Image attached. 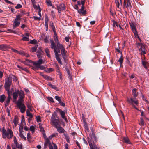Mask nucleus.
<instances>
[{
	"label": "nucleus",
	"instance_id": "f257e3e1",
	"mask_svg": "<svg viewBox=\"0 0 149 149\" xmlns=\"http://www.w3.org/2000/svg\"><path fill=\"white\" fill-rule=\"evenodd\" d=\"M50 42L51 43V47L52 49H54L56 58L59 63L61 65H62V62L59 58L60 54H58L59 53H60V50L59 49H58L57 47H54L55 45V43L52 39H51Z\"/></svg>",
	"mask_w": 149,
	"mask_h": 149
},
{
	"label": "nucleus",
	"instance_id": "f03ea898",
	"mask_svg": "<svg viewBox=\"0 0 149 149\" xmlns=\"http://www.w3.org/2000/svg\"><path fill=\"white\" fill-rule=\"evenodd\" d=\"M57 114L56 112H54L52 114L50 119L51 125L55 127H57V126H59L60 124L59 120L58 118L56 119V117Z\"/></svg>",
	"mask_w": 149,
	"mask_h": 149
},
{
	"label": "nucleus",
	"instance_id": "7ed1b4c3",
	"mask_svg": "<svg viewBox=\"0 0 149 149\" xmlns=\"http://www.w3.org/2000/svg\"><path fill=\"white\" fill-rule=\"evenodd\" d=\"M2 136L4 139L6 137L8 139L12 138L13 136V132L11 129L8 128L6 131L5 127H3L2 128Z\"/></svg>",
	"mask_w": 149,
	"mask_h": 149
},
{
	"label": "nucleus",
	"instance_id": "20e7f679",
	"mask_svg": "<svg viewBox=\"0 0 149 149\" xmlns=\"http://www.w3.org/2000/svg\"><path fill=\"white\" fill-rule=\"evenodd\" d=\"M127 101L128 102L131 104L135 109L136 110L139 111V109H138L136 107L135 105H138L139 104V102L138 100L136 98L131 97V98H127Z\"/></svg>",
	"mask_w": 149,
	"mask_h": 149
},
{
	"label": "nucleus",
	"instance_id": "39448f33",
	"mask_svg": "<svg viewBox=\"0 0 149 149\" xmlns=\"http://www.w3.org/2000/svg\"><path fill=\"white\" fill-rule=\"evenodd\" d=\"M22 15H19L17 16L15 19L13 26V29H15L16 27L19 26L20 24V22L19 21L21 20Z\"/></svg>",
	"mask_w": 149,
	"mask_h": 149
},
{
	"label": "nucleus",
	"instance_id": "423d86ee",
	"mask_svg": "<svg viewBox=\"0 0 149 149\" xmlns=\"http://www.w3.org/2000/svg\"><path fill=\"white\" fill-rule=\"evenodd\" d=\"M24 102H17V104L21 113H24L26 111V107L23 103Z\"/></svg>",
	"mask_w": 149,
	"mask_h": 149
},
{
	"label": "nucleus",
	"instance_id": "0eeeda50",
	"mask_svg": "<svg viewBox=\"0 0 149 149\" xmlns=\"http://www.w3.org/2000/svg\"><path fill=\"white\" fill-rule=\"evenodd\" d=\"M12 82L8 78L5 80L4 87L5 90L7 91V93L11 92L10 91V88Z\"/></svg>",
	"mask_w": 149,
	"mask_h": 149
},
{
	"label": "nucleus",
	"instance_id": "6e6552de",
	"mask_svg": "<svg viewBox=\"0 0 149 149\" xmlns=\"http://www.w3.org/2000/svg\"><path fill=\"white\" fill-rule=\"evenodd\" d=\"M15 147L12 145V149H17V148L18 149H23L22 145V143L19 144L18 142L15 143ZM7 149H11V147L9 145H7Z\"/></svg>",
	"mask_w": 149,
	"mask_h": 149
},
{
	"label": "nucleus",
	"instance_id": "1a4fd4ad",
	"mask_svg": "<svg viewBox=\"0 0 149 149\" xmlns=\"http://www.w3.org/2000/svg\"><path fill=\"white\" fill-rule=\"evenodd\" d=\"M18 95L19 96V99L18 100L17 102H24V92L22 90L20 91L19 90Z\"/></svg>",
	"mask_w": 149,
	"mask_h": 149
},
{
	"label": "nucleus",
	"instance_id": "9d476101",
	"mask_svg": "<svg viewBox=\"0 0 149 149\" xmlns=\"http://www.w3.org/2000/svg\"><path fill=\"white\" fill-rule=\"evenodd\" d=\"M131 0H124L123 6L124 7H125L128 9L129 8L130 9L132 7V1Z\"/></svg>",
	"mask_w": 149,
	"mask_h": 149
},
{
	"label": "nucleus",
	"instance_id": "9b49d317",
	"mask_svg": "<svg viewBox=\"0 0 149 149\" xmlns=\"http://www.w3.org/2000/svg\"><path fill=\"white\" fill-rule=\"evenodd\" d=\"M61 46L58 47V49L61 51V53L62 55L63 58H64V57H66V53L67 51L65 50V48L63 45H60Z\"/></svg>",
	"mask_w": 149,
	"mask_h": 149
},
{
	"label": "nucleus",
	"instance_id": "f8f14e48",
	"mask_svg": "<svg viewBox=\"0 0 149 149\" xmlns=\"http://www.w3.org/2000/svg\"><path fill=\"white\" fill-rule=\"evenodd\" d=\"M57 109L61 117L66 122H67V118L65 117V112L59 108H57Z\"/></svg>",
	"mask_w": 149,
	"mask_h": 149
},
{
	"label": "nucleus",
	"instance_id": "ddd939ff",
	"mask_svg": "<svg viewBox=\"0 0 149 149\" xmlns=\"http://www.w3.org/2000/svg\"><path fill=\"white\" fill-rule=\"evenodd\" d=\"M57 10L59 13H61V12L65 10V4L62 3L57 6Z\"/></svg>",
	"mask_w": 149,
	"mask_h": 149
},
{
	"label": "nucleus",
	"instance_id": "4468645a",
	"mask_svg": "<svg viewBox=\"0 0 149 149\" xmlns=\"http://www.w3.org/2000/svg\"><path fill=\"white\" fill-rule=\"evenodd\" d=\"M54 33V41H55V42L56 43V44H55V47H57L58 48V47H59V46H60V45H62V44H61L59 42L58 40V37L57 36V35L56 33V32L55 34V33Z\"/></svg>",
	"mask_w": 149,
	"mask_h": 149
},
{
	"label": "nucleus",
	"instance_id": "2eb2a0df",
	"mask_svg": "<svg viewBox=\"0 0 149 149\" xmlns=\"http://www.w3.org/2000/svg\"><path fill=\"white\" fill-rule=\"evenodd\" d=\"M23 129V126L22 125H20L19 129V136L21 138L24 139L26 140V137L24 136L22 134Z\"/></svg>",
	"mask_w": 149,
	"mask_h": 149
},
{
	"label": "nucleus",
	"instance_id": "dca6fc26",
	"mask_svg": "<svg viewBox=\"0 0 149 149\" xmlns=\"http://www.w3.org/2000/svg\"><path fill=\"white\" fill-rule=\"evenodd\" d=\"M88 143L90 149H99L97 147L96 145L94 144V142H93L92 143L91 141H89Z\"/></svg>",
	"mask_w": 149,
	"mask_h": 149
},
{
	"label": "nucleus",
	"instance_id": "f3484780",
	"mask_svg": "<svg viewBox=\"0 0 149 149\" xmlns=\"http://www.w3.org/2000/svg\"><path fill=\"white\" fill-rule=\"evenodd\" d=\"M8 93V97L5 103V105L6 106H8L9 105V103L11 99V92L7 93Z\"/></svg>",
	"mask_w": 149,
	"mask_h": 149
},
{
	"label": "nucleus",
	"instance_id": "a211bd4d",
	"mask_svg": "<svg viewBox=\"0 0 149 149\" xmlns=\"http://www.w3.org/2000/svg\"><path fill=\"white\" fill-rule=\"evenodd\" d=\"M57 129V131L60 133H64L65 131L64 129L60 125L59 126H58L57 127H55Z\"/></svg>",
	"mask_w": 149,
	"mask_h": 149
},
{
	"label": "nucleus",
	"instance_id": "6ab92c4d",
	"mask_svg": "<svg viewBox=\"0 0 149 149\" xmlns=\"http://www.w3.org/2000/svg\"><path fill=\"white\" fill-rule=\"evenodd\" d=\"M84 6H82L81 8L79 10H78V13L80 14H82L83 15H85L86 14V10H84Z\"/></svg>",
	"mask_w": 149,
	"mask_h": 149
},
{
	"label": "nucleus",
	"instance_id": "aec40b11",
	"mask_svg": "<svg viewBox=\"0 0 149 149\" xmlns=\"http://www.w3.org/2000/svg\"><path fill=\"white\" fill-rule=\"evenodd\" d=\"M9 48L8 46L5 44H2L0 45V50L5 51Z\"/></svg>",
	"mask_w": 149,
	"mask_h": 149
},
{
	"label": "nucleus",
	"instance_id": "412c9836",
	"mask_svg": "<svg viewBox=\"0 0 149 149\" xmlns=\"http://www.w3.org/2000/svg\"><path fill=\"white\" fill-rule=\"evenodd\" d=\"M19 93V90H17L14 92L13 94V98L14 100H16L18 97Z\"/></svg>",
	"mask_w": 149,
	"mask_h": 149
},
{
	"label": "nucleus",
	"instance_id": "4be33fe9",
	"mask_svg": "<svg viewBox=\"0 0 149 149\" xmlns=\"http://www.w3.org/2000/svg\"><path fill=\"white\" fill-rule=\"evenodd\" d=\"M8 78L11 81L12 79H13V81H16L17 80V78L15 75L12 74L10 75Z\"/></svg>",
	"mask_w": 149,
	"mask_h": 149
},
{
	"label": "nucleus",
	"instance_id": "5701e85b",
	"mask_svg": "<svg viewBox=\"0 0 149 149\" xmlns=\"http://www.w3.org/2000/svg\"><path fill=\"white\" fill-rule=\"evenodd\" d=\"M132 93L134 97L136 98V97L138 95L137 90L136 88H134L132 90Z\"/></svg>",
	"mask_w": 149,
	"mask_h": 149
},
{
	"label": "nucleus",
	"instance_id": "b1692460",
	"mask_svg": "<svg viewBox=\"0 0 149 149\" xmlns=\"http://www.w3.org/2000/svg\"><path fill=\"white\" fill-rule=\"evenodd\" d=\"M36 65H38V66L40 65L43 63V60L42 59H39V60L37 62H33Z\"/></svg>",
	"mask_w": 149,
	"mask_h": 149
},
{
	"label": "nucleus",
	"instance_id": "393cba45",
	"mask_svg": "<svg viewBox=\"0 0 149 149\" xmlns=\"http://www.w3.org/2000/svg\"><path fill=\"white\" fill-rule=\"evenodd\" d=\"M142 65L144 66L145 68L146 69L148 68V63L147 61H142Z\"/></svg>",
	"mask_w": 149,
	"mask_h": 149
},
{
	"label": "nucleus",
	"instance_id": "a878e982",
	"mask_svg": "<svg viewBox=\"0 0 149 149\" xmlns=\"http://www.w3.org/2000/svg\"><path fill=\"white\" fill-rule=\"evenodd\" d=\"M18 118L17 116H15L13 119V122L15 126H16L18 124Z\"/></svg>",
	"mask_w": 149,
	"mask_h": 149
},
{
	"label": "nucleus",
	"instance_id": "bb28decb",
	"mask_svg": "<svg viewBox=\"0 0 149 149\" xmlns=\"http://www.w3.org/2000/svg\"><path fill=\"white\" fill-rule=\"evenodd\" d=\"M37 53H38L37 54V57L39 58H42L43 55V52L41 50H40Z\"/></svg>",
	"mask_w": 149,
	"mask_h": 149
},
{
	"label": "nucleus",
	"instance_id": "cd10ccee",
	"mask_svg": "<svg viewBox=\"0 0 149 149\" xmlns=\"http://www.w3.org/2000/svg\"><path fill=\"white\" fill-rule=\"evenodd\" d=\"M32 4L33 5L34 8L37 10L38 8V7L36 5V2L35 0H31Z\"/></svg>",
	"mask_w": 149,
	"mask_h": 149
},
{
	"label": "nucleus",
	"instance_id": "c85d7f7f",
	"mask_svg": "<svg viewBox=\"0 0 149 149\" xmlns=\"http://www.w3.org/2000/svg\"><path fill=\"white\" fill-rule=\"evenodd\" d=\"M33 66H32V68L34 70L36 71L38 70V66L36 65V64L34 63L33 62Z\"/></svg>",
	"mask_w": 149,
	"mask_h": 149
},
{
	"label": "nucleus",
	"instance_id": "c756f323",
	"mask_svg": "<svg viewBox=\"0 0 149 149\" xmlns=\"http://www.w3.org/2000/svg\"><path fill=\"white\" fill-rule=\"evenodd\" d=\"M43 77L47 80H52V78L49 76L47 75H42Z\"/></svg>",
	"mask_w": 149,
	"mask_h": 149
},
{
	"label": "nucleus",
	"instance_id": "7c9ffc66",
	"mask_svg": "<svg viewBox=\"0 0 149 149\" xmlns=\"http://www.w3.org/2000/svg\"><path fill=\"white\" fill-rule=\"evenodd\" d=\"M129 24L131 28L132 31V30L136 29V27L135 26L134 23V22H129Z\"/></svg>",
	"mask_w": 149,
	"mask_h": 149
},
{
	"label": "nucleus",
	"instance_id": "2f4dec72",
	"mask_svg": "<svg viewBox=\"0 0 149 149\" xmlns=\"http://www.w3.org/2000/svg\"><path fill=\"white\" fill-rule=\"evenodd\" d=\"M6 98L5 96L4 95H3L0 96V102H3L5 100Z\"/></svg>",
	"mask_w": 149,
	"mask_h": 149
},
{
	"label": "nucleus",
	"instance_id": "473e14b6",
	"mask_svg": "<svg viewBox=\"0 0 149 149\" xmlns=\"http://www.w3.org/2000/svg\"><path fill=\"white\" fill-rule=\"evenodd\" d=\"M124 141L127 144H130L131 143L130 142L129 138L127 137H124L123 138Z\"/></svg>",
	"mask_w": 149,
	"mask_h": 149
},
{
	"label": "nucleus",
	"instance_id": "72a5a7b5",
	"mask_svg": "<svg viewBox=\"0 0 149 149\" xmlns=\"http://www.w3.org/2000/svg\"><path fill=\"white\" fill-rule=\"evenodd\" d=\"M50 27H51L52 29V30H53V31L54 32V33H55V34L56 32V31L55 28L54 26L53 23L50 22Z\"/></svg>",
	"mask_w": 149,
	"mask_h": 149
},
{
	"label": "nucleus",
	"instance_id": "f704fd0d",
	"mask_svg": "<svg viewBox=\"0 0 149 149\" xmlns=\"http://www.w3.org/2000/svg\"><path fill=\"white\" fill-rule=\"evenodd\" d=\"M45 53L46 54L47 56L49 58H50L51 57L50 54H49L50 52L49 51L48 49L47 48H46L45 49Z\"/></svg>",
	"mask_w": 149,
	"mask_h": 149
},
{
	"label": "nucleus",
	"instance_id": "c9c22d12",
	"mask_svg": "<svg viewBox=\"0 0 149 149\" xmlns=\"http://www.w3.org/2000/svg\"><path fill=\"white\" fill-rule=\"evenodd\" d=\"M26 114L27 116H28L30 118H32L33 117V115L27 109L26 111Z\"/></svg>",
	"mask_w": 149,
	"mask_h": 149
},
{
	"label": "nucleus",
	"instance_id": "e433bc0d",
	"mask_svg": "<svg viewBox=\"0 0 149 149\" xmlns=\"http://www.w3.org/2000/svg\"><path fill=\"white\" fill-rule=\"evenodd\" d=\"M48 84L50 87L55 90H57L58 89L57 88L55 85L52 84L50 83H49Z\"/></svg>",
	"mask_w": 149,
	"mask_h": 149
},
{
	"label": "nucleus",
	"instance_id": "4c0bfd02",
	"mask_svg": "<svg viewBox=\"0 0 149 149\" xmlns=\"http://www.w3.org/2000/svg\"><path fill=\"white\" fill-rule=\"evenodd\" d=\"M139 124L141 126H143L144 125V121L142 118H141Z\"/></svg>",
	"mask_w": 149,
	"mask_h": 149
},
{
	"label": "nucleus",
	"instance_id": "58836bf2",
	"mask_svg": "<svg viewBox=\"0 0 149 149\" xmlns=\"http://www.w3.org/2000/svg\"><path fill=\"white\" fill-rule=\"evenodd\" d=\"M38 45H36L34 47L32 48V52H35L38 47Z\"/></svg>",
	"mask_w": 149,
	"mask_h": 149
},
{
	"label": "nucleus",
	"instance_id": "ea45409f",
	"mask_svg": "<svg viewBox=\"0 0 149 149\" xmlns=\"http://www.w3.org/2000/svg\"><path fill=\"white\" fill-rule=\"evenodd\" d=\"M39 127L40 130L42 132H44L45 130L44 128L42 126V125L40 123L39 124Z\"/></svg>",
	"mask_w": 149,
	"mask_h": 149
},
{
	"label": "nucleus",
	"instance_id": "a19ab883",
	"mask_svg": "<svg viewBox=\"0 0 149 149\" xmlns=\"http://www.w3.org/2000/svg\"><path fill=\"white\" fill-rule=\"evenodd\" d=\"M46 2L48 5V6H52V3L51 1L50 0H47L46 1Z\"/></svg>",
	"mask_w": 149,
	"mask_h": 149
},
{
	"label": "nucleus",
	"instance_id": "79ce46f5",
	"mask_svg": "<svg viewBox=\"0 0 149 149\" xmlns=\"http://www.w3.org/2000/svg\"><path fill=\"white\" fill-rule=\"evenodd\" d=\"M30 129L32 132V133H33L35 131V127L33 125L31 126L30 127Z\"/></svg>",
	"mask_w": 149,
	"mask_h": 149
},
{
	"label": "nucleus",
	"instance_id": "37998d69",
	"mask_svg": "<svg viewBox=\"0 0 149 149\" xmlns=\"http://www.w3.org/2000/svg\"><path fill=\"white\" fill-rule=\"evenodd\" d=\"M45 24H48V22L49 21V19L47 15H46L45 16Z\"/></svg>",
	"mask_w": 149,
	"mask_h": 149
},
{
	"label": "nucleus",
	"instance_id": "c03bdc74",
	"mask_svg": "<svg viewBox=\"0 0 149 149\" xmlns=\"http://www.w3.org/2000/svg\"><path fill=\"white\" fill-rule=\"evenodd\" d=\"M38 9H39V11L38 12V15L40 16L39 17H40V18H41V10L40 7V6L39 5H38Z\"/></svg>",
	"mask_w": 149,
	"mask_h": 149
},
{
	"label": "nucleus",
	"instance_id": "a18cd8bd",
	"mask_svg": "<svg viewBox=\"0 0 149 149\" xmlns=\"http://www.w3.org/2000/svg\"><path fill=\"white\" fill-rule=\"evenodd\" d=\"M132 31L134 33V34L136 37L137 36H138L137 32L136 30V29H134V30H132Z\"/></svg>",
	"mask_w": 149,
	"mask_h": 149
},
{
	"label": "nucleus",
	"instance_id": "49530a36",
	"mask_svg": "<svg viewBox=\"0 0 149 149\" xmlns=\"http://www.w3.org/2000/svg\"><path fill=\"white\" fill-rule=\"evenodd\" d=\"M118 25L119 24L118 23L115 21H113V27H115L116 26H117V27H118Z\"/></svg>",
	"mask_w": 149,
	"mask_h": 149
},
{
	"label": "nucleus",
	"instance_id": "de8ad7c7",
	"mask_svg": "<svg viewBox=\"0 0 149 149\" xmlns=\"http://www.w3.org/2000/svg\"><path fill=\"white\" fill-rule=\"evenodd\" d=\"M21 40L24 41H28L29 40V39L28 37H23Z\"/></svg>",
	"mask_w": 149,
	"mask_h": 149
},
{
	"label": "nucleus",
	"instance_id": "09e8293b",
	"mask_svg": "<svg viewBox=\"0 0 149 149\" xmlns=\"http://www.w3.org/2000/svg\"><path fill=\"white\" fill-rule=\"evenodd\" d=\"M123 61V59L122 56H121L120 58L119 59V60L118 61V62H119V63L120 64V66L121 65Z\"/></svg>",
	"mask_w": 149,
	"mask_h": 149
},
{
	"label": "nucleus",
	"instance_id": "8fccbe9b",
	"mask_svg": "<svg viewBox=\"0 0 149 149\" xmlns=\"http://www.w3.org/2000/svg\"><path fill=\"white\" fill-rule=\"evenodd\" d=\"M18 54H20L22 56H24L25 54L23 51H19Z\"/></svg>",
	"mask_w": 149,
	"mask_h": 149
},
{
	"label": "nucleus",
	"instance_id": "3c124183",
	"mask_svg": "<svg viewBox=\"0 0 149 149\" xmlns=\"http://www.w3.org/2000/svg\"><path fill=\"white\" fill-rule=\"evenodd\" d=\"M116 6L118 8L119 7L120 3L118 0H115Z\"/></svg>",
	"mask_w": 149,
	"mask_h": 149
},
{
	"label": "nucleus",
	"instance_id": "603ef678",
	"mask_svg": "<svg viewBox=\"0 0 149 149\" xmlns=\"http://www.w3.org/2000/svg\"><path fill=\"white\" fill-rule=\"evenodd\" d=\"M65 139H66V140L67 141V142L68 143H70V140H69V137L68 136H67L66 135H65Z\"/></svg>",
	"mask_w": 149,
	"mask_h": 149
},
{
	"label": "nucleus",
	"instance_id": "864d4df0",
	"mask_svg": "<svg viewBox=\"0 0 149 149\" xmlns=\"http://www.w3.org/2000/svg\"><path fill=\"white\" fill-rule=\"evenodd\" d=\"M37 42V41L35 39H33L30 41V43L31 44H35Z\"/></svg>",
	"mask_w": 149,
	"mask_h": 149
},
{
	"label": "nucleus",
	"instance_id": "5fc2aeb1",
	"mask_svg": "<svg viewBox=\"0 0 149 149\" xmlns=\"http://www.w3.org/2000/svg\"><path fill=\"white\" fill-rule=\"evenodd\" d=\"M55 98L59 102L61 100V98L58 96H55Z\"/></svg>",
	"mask_w": 149,
	"mask_h": 149
},
{
	"label": "nucleus",
	"instance_id": "6e6d98bb",
	"mask_svg": "<svg viewBox=\"0 0 149 149\" xmlns=\"http://www.w3.org/2000/svg\"><path fill=\"white\" fill-rule=\"evenodd\" d=\"M22 7V6L19 4H18L15 6V8L16 9H19Z\"/></svg>",
	"mask_w": 149,
	"mask_h": 149
},
{
	"label": "nucleus",
	"instance_id": "4d7b16f0",
	"mask_svg": "<svg viewBox=\"0 0 149 149\" xmlns=\"http://www.w3.org/2000/svg\"><path fill=\"white\" fill-rule=\"evenodd\" d=\"M45 143L47 144H48L49 145V144L51 143H50V140L48 138H46L45 139Z\"/></svg>",
	"mask_w": 149,
	"mask_h": 149
},
{
	"label": "nucleus",
	"instance_id": "13d9d810",
	"mask_svg": "<svg viewBox=\"0 0 149 149\" xmlns=\"http://www.w3.org/2000/svg\"><path fill=\"white\" fill-rule=\"evenodd\" d=\"M33 18L35 20H41V18L40 17H37L36 16H34L33 17Z\"/></svg>",
	"mask_w": 149,
	"mask_h": 149
},
{
	"label": "nucleus",
	"instance_id": "bf43d9fd",
	"mask_svg": "<svg viewBox=\"0 0 149 149\" xmlns=\"http://www.w3.org/2000/svg\"><path fill=\"white\" fill-rule=\"evenodd\" d=\"M115 50H116V51L118 52V53H120L121 54H122V52L120 51L119 50V47L118 48H115Z\"/></svg>",
	"mask_w": 149,
	"mask_h": 149
},
{
	"label": "nucleus",
	"instance_id": "052dcab7",
	"mask_svg": "<svg viewBox=\"0 0 149 149\" xmlns=\"http://www.w3.org/2000/svg\"><path fill=\"white\" fill-rule=\"evenodd\" d=\"M47 99L50 101V102H52L54 103V101L53 100V98L51 97H48L47 98Z\"/></svg>",
	"mask_w": 149,
	"mask_h": 149
},
{
	"label": "nucleus",
	"instance_id": "680f3d73",
	"mask_svg": "<svg viewBox=\"0 0 149 149\" xmlns=\"http://www.w3.org/2000/svg\"><path fill=\"white\" fill-rule=\"evenodd\" d=\"M36 121L38 122H40L41 121L40 117L38 116L36 117Z\"/></svg>",
	"mask_w": 149,
	"mask_h": 149
},
{
	"label": "nucleus",
	"instance_id": "e2e57ef3",
	"mask_svg": "<svg viewBox=\"0 0 149 149\" xmlns=\"http://www.w3.org/2000/svg\"><path fill=\"white\" fill-rule=\"evenodd\" d=\"M141 55H142V54H146V53L145 51V48L144 47H143V49L142 50H141Z\"/></svg>",
	"mask_w": 149,
	"mask_h": 149
},
{
	"label": "nucleus",
	"instance_id": "0e129e2a",
	"mask_svg": "<svg viewBox=\"0 0 149 149\" xmlns=\"http://www.w3.org/2000/svg\"><path fill=\"white\" fill-rule=\"evenodd\" d=\"M39 68L41 70H44L45 69V67L43 65H40L38 66V69Z\"/></svg>",
	"mask_w": 149,
	"mask_h": 149
},
{
	"label": "nucleus",
	"instance_id": "69168bd1",
	"mask_svg": "<svg viewBox=\"0 0 149 149\" xmlns=\"http://www.w3.org/2000/svg\"><path fill=\"white\" fill-rule=\"evenodd\" d=\"M60 105L64 107L65 106V104L61 100L59 102Z\"/></svg>",
	"mask_w": 149,
	"mask_h": 149
},
{
	"label": "nucleus",
	"instance_id": "338daca9",
	"mask_svg": "<svg viewBox=\"0 0 149 149\" xmlns=\"http://www.w3.org/2000/svg\"><path fill=\"white\" fill-rule=\"evenodd\" d=\"M64 59L65 62L66 64H67L68 63V61L66 58V57H64V58H63Z\"/></svg>",
	"mask_w": 149,
	"mask_h": 149
},
{
	"label": "nucleus",
	"instance_id": "774afa93",
	"mask_svg": "<svg viewBox=\"0 0 149 149\" xmlns=\"http://www.w3.org/2000/svg\"><path fill=\"white\" fill-rule=\"evenodd\" d=\"M70 38L69 37H66L65 38V40L67 42H69V39Z\"/></svg>",
	"mask_w": 149,
	"mask_h": 149
}]
</instances>
